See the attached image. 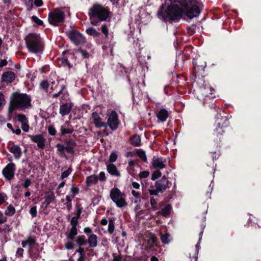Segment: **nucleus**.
I'll return each instance as SVG.
<instances>
[{"label":"nucleus","mask_w":261,"mask_h":261,"mask_svg":"<svg viewBox=\"0 0 261 261\" xmlns=\"http://www.w3.org/2000/svg\"><path fill=\"white\" fill-rule=\"evenodd\" d=\"M107 169L111 175L117 177H120L121 174L115 165L113 164H107Z\"/></svg>","instance_id":"nucleus-19"},{"label":"nucleus","mask_w":261,"mask_h":261,"mask_svg":"<svg viewBox=\"0 0 261 261\" xmlns=\"http://www.w3.org/2000/svg\"><path fill=\"white\" fill-rule=\"evenodd\" d=\"M92 118L96 127H103L106 128L107 127V124L101 121V118L96 112H94L92 114Z\"/></svg>","instance_id":"nucleus-13"},{"label":"nucleus","mask_w":261,"mask_h":261,"mask_svg":"<svg viewBox=\"0 0 261 261\" xmlns=\"http://www.w3.org/2000/svg\"><path fill=\"white\" fill-rule=\"evenodd\" d=\"M76 52L81 53L84 58L87 59L89 57V53L83 49H79L76 50Z\"/></svg>","instance_id":"nucleus-44"},{"label":"nucleus","mask_w":261,"mask_h":261,"mask_svg":"<svg viewBox=\"0 0 261 261\" xmlns=\"http://www.w3.org/2000/svg\"><path fill=\"white\" fill-rule=\"evenodd\" d=\"M76 243L79 246L86 245L87 243V240L86 237L83 236H79L76 239Z\"/></svg>","instance_id":"nucleus-32"},{"label":"nucleus","mask_w":261,"mask_h":261,"mask_svg":"<svg viewBox=\"0 0 261 261\" xmlns=\"http://www.w3.org/2000/svg\"><path fill=\"white\" fill-rule=\"evenodd\" d=\"M73 105L71 103H65L60 107V114L62 116H66L69 114Z\"/></svg>","instance_id":"nucleus-16"},{"label":"nucleus","mask_w":261,"mask_h":261,"mask_svg":"<svg viewBox=\"0 0 261 261\" xmlns=\"http://www.w3.org/2000/svg\"><path fill=\"white\" fill-rule=\"evenodd\" d=\"M34 5L37 7H41L43 5V2L42 0H35L34 1Z\"/></svg>","instance_id":"nucleus-60"},{"label":"nucleus","mask_w":261,"mask_h":261,"mask_svg":"<svg viewBox=\"0 0 261 261\" xmlns=\"http://www.w3.org/2000/svg\"><path fill=\"white\" fill-rule=\"evenodd\" d=\"M162 175V173L159 170H156L154 171L151 175V179L153 180L156 179L159 177H160Z\"/></svg>","instance_id":"nucleus-38"},{"label":"nucleus","mask_w":261,"mask_h":261,"mask_svg":"<svg viewBox=\"0 0 261 261\" xmlns=\"http://www.w3.org/2000/svg\"><path fill=\"white\" fill-rule=\"evenodd\" d=\"M17 118L18 121L21 123V124L24 123L25 122H29L28 119L24 114H19L17 115Z\"/></svg>","instance_id":"nucleus-34"},{"label":"nucleus","mask_w":261,"mask_h":261,"mask_svg":"<svg viewBox=\"0 0 261 261\" xmlns=\"http://www.w3.org/2000/svg\"><path fill=\"white\" fill-rule=\"evenodd\" d=\"M31 184V180L29 178H27L25 179L24 182L23 184V187L25 188H27L29 186H30Z\"/></svg>","instance_id":"nucleus-55"},{"label":"nucleus","mask_w":261,"mask_h":261,"mask_svg":"<svg viewBox=\"0 0 261 261\" xmlns=\"http://www.w3.org/2000/svg\"><path fill=\"white\" fill-rule=\"evenodd\" d=\"M65 245L66 248L68 250L72 249L73 248L72 241H70V240H68V242H67Z\"/></svg>","instance_id":"nucleus-50"},{"label":"nucleus","mask_w":261,"mask_h":261,"mask_svg":"<svg viewBox=\"0 0 261 261\" xmlns=\"http://www.w3.org/2000/svg\"><path fill=\"white\" fill-rule=\"evenodd\" d=\"M48 133L52 136L55 135L56 134V130L53 126H49L48 128Z\"/></svg>","instance_id":"nucleus-52"},{"label":"nucleus","mask_w":261,"mask_h":261,"mask_svg":"<svg viewBox=\"0 0 261 261\" xmlns=\"http://www.w3.org/2000/svg\"><path fill=\"white\" fill-rule=\"evenodd\" d=\"M6 104V100L4 94L0 92V111L3 109Z\"/></svg>","instance_id":"nucleus-40"},{"label":"nucleus","mask_w":261,"mask_h":261,"mask_svg":"<svg viewBox=\"0 0 261 261\" xmlns=\"http://www.w3.org/2000/svg\"><path fill=\"white\" fill-rule=\"evenodd\" d=\"M65 16L62 8H57L48 14V20L50 24L57 25L59 23L63 22Z\"/></svg>","instance_id":"nucleus-6"},{"label":"nucleus","mask_w":261,"mask_h":261,"mask_svg":"<svg viewBox=\"0 0 261 261\" xmlns=\"http://www.w3.org/2000/svg\"><path fill=\"white\" fill-rule=\"evenodd\" d=\"M168 180L166 177H163L161 180L157 181L155 183V191L161 192L165 190L168 186Z\"/></svg>","instance_id":"nucleus-12"},{"label":"nucleus","mask_w":261,"mask_h":261,"mask_svg":"<svg viewBox=\"0 0 261 261\" xmlns=\"http://www.w3.org/2000/svg\"><path fill=\"white\" fill-rule=\"evenodd\" d=\"M8 113H12L15 110L24 111L32 107L31 97L30 95L15 92L10 97Z\"/></svg>","instance_id":"nucleus-1"},{"label":"nucleus","mask_w":261,"mask_h":261,"mask_svg":"<svg viewBox=\"0 0 261 261\" xmlns=\"http://www.w3.org/2000/svg\"><path fill=\"white\" fill-rule=\"evenodd\" d=\"M98 182V176L95 174L88 176L86 178V184L88 186L96 184Z\"/></svg>","instance_id":"nucleus-25"},{"label":"nucleus","mask_w":261,"mask_h":261,"mask_svg":"<svg viewBox=\"0 0 261 261\" xmlns=\"http://www.w3.org/2000/svg\"><path fill=\"white\" fill-rule=\"evenodd\" d=\"M183 13V4L178 3L171 5L166 9L162 6L158 13V16L164 21L175 20L180 18Z\"/></svg>","instance_id":"nucleus-3"},{"label":"nucleus","mask_w":261,"mask_h":261,"mask_svg":"<svg viewBox=\"0 0 261 261\" xmlns=\"http://www.w3.org/2000/svg\"><path fill=\"white\" fill-rule=\"evenodd\" d=\"M86 32L87 34L93 37H98L100 35V33L92 27L88 28L86 29Z\"/></svg>","instance_id":"nucleus-31"},{"label":"nucleus","mask_w":261,"mask_h":261,"mask_svg":"<svg viewBox=\"0 0 261 261\" xmlns=\"http://www.w3.org/2000/svg\"><path fill=\"white\" fill-rule=\"evenodd\" d=\"M60 131L61 135L64 136L67 134L72 133L74 131V128L71 125L69 121H66L61 126Z\"/></svg>","instance_id":"nucleus-15"},{"label":"nucleus","mask_w":261,"mask_h":261,"mask_svg":"<svg viewBox=\"0 0 261 261\" xmlns=\"http://www.w3.org/2000/svg\"><path fill=\"white\" fill-rule=\"evenodd\" d=\"M149 175V172L148 171H144L140 172L139 174V177L141 178H146Z\"/></svg>","instance_id":"nucleus-48"},{"label":"nucleus","mask_w":261,"mask_h":261,"mask_svg":"<svg viewBox=\"0 0 261 261\" xmlns=\"http://www.w3.org/2000/svg\"><path fill=\"white\" fill-rule=\"evenodd\" d=\"M34 0H28L26 2V5L28 10H31L33 7V2Z\"/></svg>","instance_id":"nucleus-56"},{"label":"nucleus","mask_w":261,"mask_h":261,"mask_svg":"<svg viewBox=\"0 0 261 261\" xmlns=\"http://www.w3.org/2000/svg\"><path fill=\"white\" fill-rule=\"evenodd\" d=\"M28 123L25 122L21 124V128L25 132H28L29 130L30 126Z\"/></svg>","instance_id":"nucleus-49"},{"label":"nucleus","mask_w":261,"mask_h":261,"mask_svg":"<svg viewBox=\"0 0 261 261\" xmlns=\"http://www.w3.org/2000/svg\"><path fill=\"white\" fill-rule=\"evenodd\" d=\"M165 160H164L162 158L154 156L152 160V165L154 168L159 170L165 167Z\"/></svg>","instance_id":"nucleus-14"},{"label":"nucleus","mask_w":261,"mask_h":261,"mask_svg":"<svg viewBox=\"0 0 261 261\" xmlns=\"http://www.w3.org/2000/svg\"><path fill=\"white\" fill-rule=\"evenodd\" d=\"M36 244V240L33 238L30 237L28 238L25 241H23L21 242L22 246L23 248L28 247L29 249L31 248Z\"/></svg>","instance_id":"nucleus-24"},{"label":"nucleus","mask_w":261,"mask_h":261,"mask_svg":"<svg viewBox=\"0 0 261 261\" xmlns=\"http://www.w3.org/2000/svg\"><path fill=\"white\" fill-rule=\"evenodd\" d=\"M53 197H46L45 201L42 204V206L46 207L53 200Z\"/></svg>","instance_id":"nucleus-47"},{"label":"nucleus","mask_w":261,"mask_h":261,"mask_svg":"<svg viewBox=\"0 0 261 261\" xmlns=\"http://www.w3.org/2000/svg\"><path fill=\"white\" fill-rule=\"evenodd\" d=\"M113 259L112 261H121V257L117 255L116 253H114L113 254Z\"/></svg>","instance_id":"nucleus-57"},{"label":"nucleus","mask_w":261,"mask_h":261,"mask_svg":"<svg viewBox=\"0 0 261 261\" xmlns=\"http://www.w3.org/2000/svg\"><path fill=\"white\" fill-rule=\"evenodd\" d=\"M107 126H109L110 128L113 130H115L117 129L119 124V122L118 119V115L115 111H112L110 113L107 123Z\"/></svg>","instance_id":"nucleus-8"},{"label":"nucleus","mask_w":261,"mask_h":261,"mask_svg":"<svg viewBox=\"0 0 261 261\" xmlns=\"http://www.w3.org/2000/svg\"><path fill=\"white\" fill-rule=\"evenodd\" d=\"M168 116V112L165 109H161L156 115L158 119L162 122L167 120Z\"/></svg>","instance_id":"nucleus-21"},{"label":"nucleus","mask_w":261,"mask_h":261,"mask_svg":"<svg viewBox=\"0 0 261 261\" xmlns=\"http://www.w3.org/2000/svg\"><path fill=\"white\" fill-rule=\"evenodd\" d=\"M8 62L6 59L0 60V68L7 65Z\"/></svg>","instance_id":"nucleus-59"},{"label":"nucleus","mask_w":261,"mask_h":261,"mask_svg":"<svg viewBox=\"0 0 261 261\" xmlns=\"http://www.w3.org/2000/svg\"><path fill=\"white\" fill-rule=\"evenodd\" d=\"M217 126L218 128H217L215 130V133H214V135L217 137V138L216 139V141L217 142L220 141L221 137L222 136L223 131L222 130V126H220V123L218 122L217 123Z\"/></svg>","instance_id":"nucleus-26"},{"label":"nucleus","mask_w":261,"mask_h":261,"mask_svg":"<svg viewBox=\"0 0 261 261\" xmlns=\"http://www.w3.org/2000/svg\"><path fill=\"white\" fill-rule=\"evenodd\" d=\"M30 213L33 217H35L37 214L36 207L33 206V207H31V208L30 209Z\"/></svg>","instance_id":"nucleus-54"},{"label":"nucleus","mask_w":261,"mask_h":261,"mask_svg":"<svg viewBox=\"0 0 261 261\" xmlns=\"http://www.w3.org/2000/svg\"><path fill=\"white\" fill-rule=\"evenodd\" d=\"M71 172V169L70 168H69L67 170L64 171V172H63L62 173V174L61 176V178L62 179H63L64 178H66L68 176V175L70 174Z\"/></svg>","instance_id":"nucleus-45"},{"label":"nucleus","mask_w":261,"mask_h":261,"mask_svg":"<svg viewBox=\"0 0 261 261\" xmlns=\"http://www.w3.org/2000/svg\"><path fill=\"white\" fill-rule=\"evenodd\" d=\"M99 178L100 180H106V176L104 172H101L99 174Z\"/></svg>","instance_id":"nucleus-64"},{"label":"nucleus","mask_w":261,"mask_h":261,"mask_svg":"<svg viewBox=\"0 0 261 261\" xmlns=\"http://www.w3.org/2000/svg\"><path fill=\"white\" fill-rule=\"evenodd\" d=\"M23 250L22 248H18L16 252V256H22L23 255Z\"/></svg>","instance_id":"nucleus-63"},{"label":"nucleus","mask_w":261,"mask_h":261,"mask_svg":"<svg viewBox=\"0 0 261 261\" xmlns=\"http://www.w3.org/2000/svg\"><path fill=\"white\" fill-rule=\"evenodd\" d=\"M98 237L95 234H91L89 236L87 243L90 248H95L98 244Z\"/></svg>","instance_id":"nucleus-20"},{"label":"nucleus","mask_w":261,"mask_h":261,"mask_svg":"<svg viewBox=\"0 0 261 261\" xmlns=\"http://www.w3.org/2000/svg\"><path fill=\"white\" fill-rule=\"evenodd\" d=\"M15 209L14 207L12 206L11 205H9V206H8L5 212V215L8 216H12L15 214Z\"/></svg>","instance_id":"nucleus-35"},{"label":"nucleus","mask_w":261,"mask_h":261,"mask_svg":"<svg viewBox=\"0 0 261 261\" xmlns=\"http://www.w3.org/2000/svg\"><path fill=\"white\" fill-rule=\"evenodd\" d=\"M15 79V74L12 71H7L2 74V80L3 82L10 83L14 81Z\"/></svg>","instance_id":"nucleus-17"},{"label":"nucleus","mask_w":261,"mask_h":261,"mask_svg":"<svg viewBox=\"0 0 261 261\" xmlns=\"http://www.w3.org/2000/svg\"><path fill=\"white\" fill-rule=\"evenodd\" d=\"M25 43L28 50L34 54L42 53L44 45L40 36L37 34H29L25 37Z\"/></svg>","instance_id":"nucleus-4"},{"label":"nucleus","mask_w":261,"mask_h":261,"mask_svg":"<svg viewBox=\"0 0 261 261\" xmlns=\"http://www.w3.org/2000/svg\"><path fill=\"white\" fill-rule=\"evenodd\" d=\"M66 146L64 145L65 151L71 154L74 152V147L76 143L72 140H66L64 141Z\"/></svg>","instance_id":"nucleus-18"},{"label":"nucleus","mask_w":261,"mask_h":261,"mask_svg":"<svg viewBox=\"0 0 261 261\" xmlns=\"http://www.w3.org/2000/svg\"><path fill=\"white\" fill-rule=\"evenodd\" d=\"M215 91L214 89L209 84H205L203 86L200 88L198 91V96L202 98L205 97L212 96Z\"/></svg>","instance_id":"nucleus-9"},{"label":"nucleus","mask_w":261,"mask_h":261,"mask_svg":"<svg viewBox=\"0 0 261 261\" xmlns=\"http://www.w3.org/2000/svg\"><path fill=\"white\" fill-rule=\"evenodd\" d=\"M66 87L65 85H62L61 87V89L60 90V91L57 93L53 94V97L54 98H57L58 96H59L61 94H63V91L65 89Z\"/></svg>","instance_id":"nucleus-46"},{"label":"nucleus","mask_w":261,"mask_h":261,"mask_svg":"<svg viewBox=\"0 0 261 261\" xmlns=\"http://www.w3.org/2000/svg\"><path fill=\"white\" fill-rule=\"evenodd\" d=\"M71 191L73 194L76 195L79 193V190L77 187L72 186L71 188Z\"/></svg>","instance_id":"nucleus-58"},{"label":"nucleus","mask_w":261,"mask_h":261,"mask_svg":"<svg viewBox=\"0 0 261 261\" xmlns=\"http://www.w3.org/2000/svg\"><path fill=\"white\" fill-rule=\"evenodd\" d=\"M56 147L57 148V151L58 152V154L60 156H64V155H65L64 145L61 143H58L56 145Z\"/></svg>","instance_id":"nucleus-33"},{"label":"nucleus","mask_w":261,"mask_h":261,"mask_svg":"<svg viewBox=\"0 0 261 261\" xmlns=\"http://www.w3.org/2000/svg\"><path fill=\"white\" fill-rule=\"evenodd\" d=\"M137 153L140 159H141L144 162L146 161L147 158L146 156L145 152L143 150H138Z\"/></svg>","instance_id":"nucleus-39"},{"label":"nucleus","mask_w":261,"mask_h":261,"mask_svg":"<svg viewBox=\"0 0 261 261\" xmlns=\"http://www.w3.org/2000/svg\"><path fill=\"white\" fill-rule=\"evenodd\" d=\"M161 239L162 242L165 244H168L172 240L170 234L168 232H166L165 234H161Z\"/></svg>","instance_id":"nucleus-30"},{"label":"nucleus","mask_w":261,"mask_h":261,"mask_svg":"<svg viewBox=\"0 0 261 261\" xmlns=\"http://www.w3.org/2000/svg\"><path fill=\"white\" fill-rule=\"evenodd\" d=\"M32 19L33 21H34L35 23H36L38 25H42L43 24V21L39 19L37 17L35 16H33L32 17Z\"/></svg>","instance_id":"nucleus-51"},{"label":"nucleus","mask_w":261,"mask_h":261,"mask_svg":"<svg viewBox=\"0 0 261 261\" xmlns=\"http://www.w3.org/2000/svg\"><path fill=\"white\" fill-rule=\"evenodd\" d=\"M31 140L36 143L38 148L40 149H44L45 146L46 139L41 134H38L35 135H29Z\"/></svg>","instance_id":"nucleus-10"},{"label":"nucleus","mask_w":261,"mask_h":261,"mask_svg":"<svg viewBox=\"0 0 261 261\" xmlns=\"http://www.w3.org/2000/svg\"><path fill=\"white\" fill-rule=\"evenodd\" d=\"M15 164L10 163L3 170L4 176L8 179H11L14 175Z\"/></svg>","instance_id":"nucleus-11"},{"label":"nucleus","mask_w":261,"mask_h":261,"mask_svg":"<svg viewBox=\"0 0 261 261\" xmlns=\"http://www.w3.org/2000/svg\"><path fill=\"white\" fill-rule=\"evenodd\" d=\"M183 10L186 16L190 19H192L199 16L200 10L196 3L192 0H186L183 4Z\"/></svg>","instance_id":"nucleus-5"},{"label":"nucleus","mask_w":261,"mask_h":261,"mask_svg":"<svg viewBox=\"0 0 261 261\" xmlns=\"http://www.w3.org/2000/svg\"><path fill=\"white\" fill-rule=\"evenodd\" d=\"M9 151L14 154L16 159H19L21 155V148L18 145H13L10 147Z\"/></svg>","instance_id":"nucleus-22"},{"label":"nucleus","mask_w":261,"mask_h":261,"mask_svg":"<svg viewBox=\"0 0 261 261\" xmlns=\"http://www.w3.org/2000/svg\"><path fill=\"white\" fill-rule=\"evenodd\" d=\"M114 202L116 203L117 206L122 207L127 204L126 202L123 197H111Z\"/></svg>","instance_id":"nucleus-23"},{"label":"nucleus","mask_w":261,"mask_h":261,"mask_svg":"<svg viewBox=\"0 0 261 261\" xmlns=\"http://www.w3.org/2000/svg\"><path fill=\"white\" fill-rule=\"evenodd\" d=\"M79 219V217L78 216H75L71 218L70 224L72 226V227H76L77 226V225L78 224V219Z\"/></svg>","instance_id":"nucleus-41"},{"label":"nucleus","mask_w":261,"mask_h":261,"mask_svg":"<svg viewBox=\"0 0 261 261\" xmlns=\"http://www.w3.org/2000/svg\"><path fill=\"white\" fill-rule=\"evenodd\" d=\"M131 144L135 146L141 145V141L140 137L138 135H134L130 138Z\"/></svg>","instance_id":"nucleus-27"},{"label":"nucleus","mask_w":261,"mask_h":261,"mask_svg":"<svg viewBox=\"0 0 261 261\" xmlns=\"http://www.w3.org/2000/svg\"><path fill=\"white\" fill-rule=\"evenodd\" d=\"M67 36L75 45H83L86 42L84 36L75 30H72L67 32Z\"/></svg>","instance_id":"nucleus-7"},{"label":"nucleus","mask_w":261,"mask_h":261,"mask_svg":"<svg viewBox=\"0 0 261 261\" xmlns=\"http://www.w3.org/2000/svg\"><path fill=\"white\" fill-rule=\"evenodd\" d=\"M171 210V205L170 204H167L165 206V207L162 209L161 212H159V213H160L163 216L167 217L169 215Z\"/></svg>","instance_id":"nucleus-29"},{"label":"nucleus","mask_w":261,"mask_h":261,"mask_svg":"<svg viewBox=\"0 0 261 261\" xmlns=\"http://www.w3.org/2000/svg\"><path fill=\"white\" fill-rule=\"evenodd\" d=\"M111 14L108 7L95 4L90 7L88 11V15L91 23L93 25H98L99 22L106 21Z\"/></svg>","instance_id":"nucleus-2"},{"label":"nucleus","mask_w":261,"mask_h":261,"mask_svg":"<svg viewBox=\"0 0 261 261\" xmlns=\"http://www.w3.org/2000/svg\"><path fill=\"white\" fill-rule=\"evenodd\" d=\"M77 234V230L76 227H71L70 231L67 234V238L70 241H73L75 236Z\"/></svg>","instance_id":"nucleus-28"},{"label":"nucleus","mask_w":261,"mask_h":261,"mask_svg":"<svg viewBox=\"0 0 261 261\" xmlns=\"http://www.w3.org/2000/svg\"><path fill=\"white\" fill-rule=\"evenodd\" d=\"M92 230L91 228H90V227H85L84 229V232L86 234H92Z\"/></svg>","instance_id":"nucleus-62"},{"label":"nucleus","mask_w":261,"mask_h":261,"mask_svg":"<svg viewBox=\"0 0 261 261\" xmlns=\"http://www.w3.org/2000/svg\"><path fill=\"white\" fill-rule=\"evenodd\" d=\"M114 221L113 220L111 219L109 221V225H108V231L112 234L114 231Z\"/></svg>","instance_id":"nucleus-37"},{"label":"nucleus","mask_w":261,"mask_h":261,"mask_svg":"<svg viewBox=\"0 0 261 261\" xmlns=\"http://www.w3.org/2000/svg\"><path fill=\"white\" fill-rule=\"evenodd\" d=\"M132 186L133 187L134 189L137 190H139V191H140V184L137 182H133L132 183Z\"/></svg>","instance_id":"nucleus-61"},{"label":"nucleus","mask_w":261,"mask_h":261,"mask_svg":"<svg viewBox=\"0 0 261 261\" xmlns=\"http://www.w3.org/2000/svg\"><path fill=\"white\" fill-rule=\"evenodd\" d=\"M121 192L120 191V190L116 188H113L111 191V193H110V196H121Z\"/></svg>","instance_id":"nucleus-42"},{"label":"nucleus","mask_w":261,"mask_h":261,"mask_svg":"<svg viewBox=\"0 0 261 261\" xmlns=\"http://www.w3.org/2000/svg\"><path fill=\"white\" fill-rule=\"evenodd\" d=\"M40 86L43 89H47L48 87V83L46 81H43L40 83Z\"/></svg>","instance_id":"nucleus-53"},{"label":"nucleus","mask_w":261,"mask_h":261,"mask_svg":"<svg viewBox=\"0 0 261 261\" xmlns=\"http://www.w3.org/2000/svg\"><path fill=\"white\" fill-rule=\"evenodd\" d=\"M101 31L105 37L107 38L109 36V29L107 24H103L100 28Z\"/></svg>","instance_id":"nucleus-36"},{"label":"nucleus","mask_w":261,"mask_h":261,"mask_svg":"<svg viewBox=\"0 0 261 261\" xmlns=\"http://www.w3.org/2000/svg\"><path fill=\"white\" fill-rule=\"evenodd\" d=\"M117 154L115 152H113L111 153L110 158H109V161L111 163H113L115 162L117 159Z\"/></svg>","instance_id":"nucleus-43"}]
</instances>
